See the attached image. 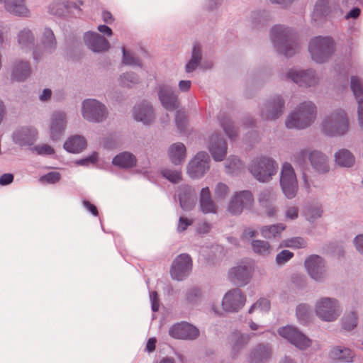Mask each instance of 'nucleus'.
Listing matches in <instances>:
<instances>
[{"instance_id": "42", "label": "nucleus", "mask_w": 363, "mask_h": 363, "mask_svg": "<svg viewBox=\"0 0 363 363\" xmlns=\"http://www.w3.org/2000/svg\"><path fill=\"white\" fill-rule=\"evenodd\" d=\"M335 161L339 166L350 167L354 164L355 160L350 150L342 149L335 154Z\"/></svg>"}, {"instance_id": "35", "label": "nucleus", "mask_w": 363, "mask_h": 363, "mask_svg": "<svg viewBox=\"0 0 363 363\" xmlns=\"http://www.w3.org/2000/svg\"><path fill=\"white\" fill-rule=\"evenodd\" d=\"M200 208L203 213H216L217 206L213 201L208 187L202 188L199 199Z\"/></svg>"}, {"instance_id": "9", "label": "nucleus", "mask_w": 363, "mask_h": 363, "mask_svg": "<svg viewBox=\"0 0 363 363\" xmlns=\"http://www.w3.org/2000/svg\"><path fill=\"white\" fill-rule=\"evenodd\" d=\"M278 334L300 350H306L311 347L312 340L298 328L286 325L277 330Z\"/></svg>"}, {"instance_id": "34", "label": "nucleus", "mask_w": 363, "mask_h": 363, "mask_svg": "<svg viewBox=\"0 0 363 363\" xmlns=\"http://www.w3.org/2000/svg\"><path fill=\"white\" fill-rule=\"evenodd\" d=\"M251 339V335L247 333H242L240 331L233 332L230 337L232 344V354L236 357L239 352L248 344Z\"/></svg>"}, {"instance_id": "47", "label": "nucleus", "mask_w": 363, "mask_h": 363, "mask_svg": "<svg viewBox=\"0 0 363 363\" xmlns=\"http://www.w3.org/2000/svg\"><path fill=\"white\" fill-rule=\"evenodd\" d=\"M323 209L320 204H309L306 207L304 215L309 222H314L316 219L321 217Z\"/></svg>"}, {"instance_id": "49", "label": "nucleus", "mask_w": 363, "mask_h": 363, "mask_svg": "<svg viewBox=\"0 0 363 363\" xmlns=\"http://www.w3.org/2000/svg\"><path fill=\"white\" fill-rule=\"evenodd\" d=\"M277 199L276 193L272 189L262 190L259 195V202L262 206H268L274 203Z\"/></svg>"}, {"instance_id": "11", "label": "nucleus", "mask_w": 363, "mask_h": 363, "mask_svg": "<svg viewBox=\"0 0 363 363\" xmlns=\"http://www.w3.org/2000/svg\"><path fill=\"white\" fill-rule=\"evenodd\" d=\"M280 185L283 194L288 199L296 197L298 189V182L294 169L289 162H284L281 166Z\"/></svg>"}, {"instance_id": "50", "label": "nucleus", "mask_w": 363, "mask_h": 363, "mask_svg": "<svg viewBox=\"0 0 363 363\" xmlns=\"http://www.w3.org/2000/svg\"><path fill=\"white\" fill-rule=\"evenodd\" d=\"M310 152L307 148L298 150L293 154L291 160L300 167L303 168L307 164Z\"/></svg>"}, {"instance_id": "8", "label": "nucleus", "mask_w": 363, "mask_h": 363, "mask_svg": "<svg viewBox=\"0 0 363 363\" xmlns=\"http://www.w3.org/2000/svg\"><path fill=\"white\" fill-rule=\"evenodd\" d=\"M285 77L303 88H315L320 82L316 71L311 68H291L286 72Z\"/></svg>"}, {"instance_id": "38", "label": "nucleus", "mask_w": 363, "mask_h": 363, "mask_svg": "<svg viewBox=\"0 0 363 363\" xmlns=\"http://www.w3.org/2000/svg\"><path fill=\"white\" fill-rule=\"evenodd\" d=\"M112 162L120 168L128 169L136 164L137 159L133 154L129 152H123L115 156Z\"/></svg>"}, {"instance_id": "18", "label": "nucleus", "mask_w": 363, "mask_h": 363, "mask_svg": "<svg viewBox=\"0 0 363 363\" xmlns=\"http://www.w3.org/2000/svg\"><path fill=\"white\" fill-rule=\"evenodd\" d=\"M192 269V260L188 254L178 255L172 262L170 269L173 279L182 281L187 277Z\"/></svg>"}, {"instance_id": "40", "label": "nucleus", "mask_w": 363, "mask_h": 363, "mask_svg": "<svg viewBox=\"0 0 363 363\" xmlns=\"http://www.w3.org/2000/svg\"><path fill=\"white\" fill-rule=\"evenodd\" d=\"M330 357L334 360H340L346 362L352 361L354 354L347 347L342 346L334 347L330 352Z\"/></svg>"}, {"instance_id": "17", "label": "nucleus", "mask_w": 363, "mask_h": 363, "mask_svg": "<svg viewBox=\"0 0 363 363\" xmlns=\"http://www.w3.org/2000/svg\"><path fill=\"white\" fill-rule=\"evenodd\" d=\"M246 302V296L238 289L227 291L222 299L223 309L226 312L237 313L240 311Z\"/></svg>"}, {"instance_id": "52", "label": "nucleus", "mask_w": 363, "mask_h": 363, "mask_svg": "<svg viewBox=\"0 0 363 363\" xmlns=\"http://www.w3.org/2000/svg\"><path fill=\"white\" fill-rule=\"evenodd\" d=\"M250 21L255 28H258L267 21V15L264 11H255L251 13Z\"/></svg>"}, {"instance_id": "25", "label": "nucleus", "mask_w": 363, "mask_h": 363, "mask_svg": "<svg viewBox=\"0 0 363 363\" xmlns=\"http://www.w3.org/2000/svg\"><path fill=\"white\" fill-rule=\"evenodd\" d=\"M17 44L23 52H29L35 48V35L28 27L21 28L16 35Z\"/></svg>"}, {"instance_id": "20", "label": "nucleus", "mask_w": 363, "mask_h": 363, "mask_svg": "<svg viewBox=\"0 0 363 363\" xmlns=\"http://www.w3.org/2000/svg\"><path fill=\"white\" fill-rule=\"evenodd\" d=\"M169 335L174 339L194 340L199 337V330L194 325L182 321L171 326Z\"/></svg>"}, {"instance_id": "30", "label": "nucleus", "mask_w": 363, "mask_h": 363, "mask_svg": "<svg viewBox=\"0 0 363 363\" xmlns=\"http://www.w3.org/2000/svg\"><path fill=\"white\" fill-rule=\"evenodd\" d=\"M350 87L358 104L359 125L363 130V84L357 77H352Z\"/></svg>"}, {"instance_id": "21", "label": "nucleus", "mask_w": 363, "mask_h": 363, "mask_svg": "<svg viewBox=\"0 0 363 363\" xmlns=\"http://www.w3.org/2000/svg\"><path fill=\"white\" fill-rule=\"evenodd\" d=\"M67 123V114L62 111L52 113L50 118V137L52 140H58L64 134Z\"/></svg>"}, {"instance_id": "28", "label": "nucleus", "mask_w": 363, "mask_h": 363, "mask_svg": "<svg viewBox=\"0 0 363 363\" xmlns=\"http://www.w3.org/2000/svg\"><path fill=\"white\" fill-rule=\"evenodd\" d=\"M272 354V346L269 344L260 343L251 351L250 363H267Z\"/></svg>"}, {"instance_id": "26", "label": "nucleus", "mask_w": 363, "mask_h": 363, "mask_svg": "<svg viewBox=\"0 0 363 363\" xmlns=\"http://www.w3.org/2000/svg\"><path fill=\"white\" fill-rule=\"evenodd\" d=\"M133 116L137 121L150 124L155 118L152 106L147 101H142L134 107Z\"/></svg>"}, {"instance_id": "14", "label": "nucleus", "mask_w": 363, "mask_h": 363, "mask_svg": "<svg viewBox=\"0 0 363 363\" xmlns=\"http://www.w3.org/2000/svg\"><path fill=\"white\" fill-rule=\"evenodd\" d=\"M285 101L280 95H275L266 100L260 107V116L264 120L274 121L283 113Z\"/></svg>"}, {"instance_id": "3", "label": "nucleus", "mask_w": 363, "mask_h": 363, "mask_svg": "<svg viewBox=\"0 0 363 363\" xmlns=\"http://www.w3.org/2000/svg\"><path fill=\"white\" fill-rule=\"evenodd\" d=\"M317 108L312 101L301 103L286 119L288 128L304 129L309 127L315 120Z\"/></svg>"}, {"instance_id": "1", "label": "nucleus", "mask_w": 363, "mask_h": 363, "mask_svg": "<svg viewBox=\"0 0 363 363\" xmlns=\"http://www.w3.org/2000/svg\"><path fill=\"white\" fill-rule=\"evenodd\" d=\"M269 36L275 50L286 57H292L299 50L298 36L291 28L275 25L271 28Z\"/></svg>"}, {"instance_id": "62", "label": "nucleus", "mask_w": 363, "mask_h": 363, "mask_svg": "<svg viewBox=\"0 0 363 363\" xmlns=\"http://www.w3.org/2000/svg\"><path fill=\"white\" fill-rule=\"evenodd\" d=\"M31 150L39 155H51L55 153L54 148L48 144L33 146Z\"/></svg>"}, {"instance_id": "2", "label": "nucleus", "mask_w": 363, "mask_h": 363, "mask_svg": "<svg viewBox=\"0 0 363 363\" xmlns=\"http://www.w3.org/2000/svg\"><path fill=\"white\" fill-rule=\"evenodd\" d=\"M350 123L347 113L337 108L326 113L320 125L321 131L330 137L342 136L349 130Z\"/></svg>"}, {"instance_id": "59", "label": "nucleus", "mask_w": 363, "mask_h": 363, "mask_svg": "<svg viewBox=\"0 0 363 363\" xmlns=\"http://www.w3.org/2000/svg\"><path fill=\"white\" fill-rule=\"evenodd\" d=\"M123 52V63L127 65L141 67V62L138 57H135L133 53L127 51L124 48H122Z\"/></svg>"}, {"instance_id": "31", "label": "nucleus", "mask_w": 363, "mask_h": 363, "mask_svg": "<svg viewBox=\"0 0 363 363\" xmlns=\"http://www.w3.org/2000/svg\"><path fill=\"white\" fill-rule=\"evenodd\" d=\"M339 7L336 0H317L313 9V18L317 21L328 16Z\"/></svg>"}, {"instance_id": "32", "label": "nucleus", "mask_w": 363, "mask_h": 363, "mask_svg": "<svg viewBox=\"0 0 363 363\" xmlns=\"http://www.w3.org/2000/svg\"><path fill=\"white\" fill-rule=\"evenodd\" d=\"M179 199L180 206L184 211H191L196 203V192L189 186H182L179 189Z\"/></svg>"}, {"instance_id": "64", "label": "nucleus", "mask_w": 363, "mask_h": 363, "mask_svg": "<svg viewBox=\"0 0 363 363\" xmlns=\"http://www.w3.org/2000/svg\"><path fill=\"white\" fill-rule=\"evenodd\" d=\"M97 159L98 154L96 152H94L92 155L77 160L75 163L80 166H89L90 164H94L97 162Z\"/></svg>"}, {"instance_id": "36", "label": "nucleus", "mask_w": 363, "mask_h": 363, "mask_svg": "<svg viewBox=\"0 0 363 363\" xmlns=\"http://www.w3.org/2000/svg\"><path fill=\"white\" fill-rule=\"evenodd\" d=\"M186 147L182 143L172 144L168 149V155L171 162L179 165L184 162L186 158Z\"/></svg>"}, {"instance_id": "10", "label": "nucleus", "mask_w": 363, "mask_h": 363, "mask_svg": "<svg viewBox=\"0 0 363 363\" xmlns=\"http://www.w3.org/2000/svg\"><path fill=\"white\" fill-rule=\"evenodd\" d=\"M253 273V263L248 260L241 261L229 269L228 279L235 285L244 286L250 283Z\"/></svg>"}, {"instance_id": "37", "label": "nucleus", "mask_w": 363, "mask_h": 363, "mask_svg": "<svg viewBox=\"0 0 363 363\" xmlns=\"http://www.w3.org/2000/svg\"><path fill=\"white\" fill-rule=\"evenodd\" d=\"M86 147L85 138L79 135L69 137L64 144V148L69 152L79 153Z\"/></svg>"}, {"instance_id": "53", "label": "nucleus", "mask_w": 363, "mask_h": 363, "mask_svg": "<svg viewBox=\"0 0 363 363\" xmlns=\"http://www.w3.org/2000/svg\"><path fill=\"white\" fill-rule=\"evenodd\" d=\"M139 82L138 76L133 72L124 73L119 78L120 84L125 87H132L133 85L139 83Z\"/></svg>"}, {"instance_id": "45", "label": "nucleus", "mask_w": 363, "mask_h": 363, "mask_svg": "<svg viewBox=\"0 0 363 363\" xmlns=\"http://www.w3.org/2000/svg\"><path fill=\"white\" fill-rule=\"evenodd\" d=\"M253 252L262 257H267L272 253V247L269 242L262 240H255L251 242Z\"/></svg>"}, {"instance_id": "63", "label": "nucleus", "mask_w": 363, "mask_h": 363, "mask_svg": "<svg viewBox=\"0 0 363 363\" xmlns=\"http://www.w3.org/2000/svg\"><path fill=\"white\" fill-rule=\"evenodd\" d=\"M298 217V208L296 206H289L284 211L285 220H296Z\"/></svg>"}, {"instance_id": "44", "label": "nucleus", "mask_w": 363, "mask_h": 363, "mask_svg": "<svg viewBox=\"0 0 363 363\" xmlns=\"http://www.w3.org/2000/svg\"><path fill=\"white\" fill-rule=\"evenodd\" d=\"M296 315L298 321L302 324H307L311 319L312 311L309 305L300 303L296 309Z\"/></svg>"}, {"instance_id": "4", "label": "nucleus", "mask_w": 363, "mask_h": 363, "mask_svg": "<svg viewBox=\"0 0 363 363\" xmlns=\"http://www.w3.org/2000/svg\"><path fill=\"white\" fill-rule=\"evenodd\" d=\"M278 168L276 160L263 155L255 157L248 166L250 172L260 182H269L277 174Z\"/></svg>"}, {"instance_id": "5", "label": "nucleus", "mask_w": 363, "mask_h": 363, "mask_svg": "<svg viewBox=\"0 0 363 363\" xmlns=\"http://www.w3.org/2000/svg\"><path fill=\"white\" fill-rule=\"evenodd\" d=\"M335 50V40L330 36H315L311 39L308 44V51L312 60L319 64L328 60Z\"/></svg>"}, {"instance_id": "55", "label": "nucleus", "mask_w": 363, "mask_h": 363, "mask_svg": "<svg viewBox=\"0 0 363 363\" xmlns=\"http://www.w3.org/2000/svg\"><path fill=\"white\" fill-rule=\"evenodd\" d=\"M161 174L172 183H178L182 179L181 172L177 169L164 168L161 170Z\"/></svg>"}, {"instance_id": "12", "label": "nucleus", "mask_w": 363, "mask_h": 363, "mask_svg": "<svg viewBox=\"0 0 363 363\" xmlns=\"http://www.w3.org/2000/svg\"><path fill=\"white\" fill-rule=\"evenodd\" d=\"M82 115L89 122L99 123L106 118L108 111L106 106L100 101L94 99H87L82 101Z\"/></svg>"}, {"instance_id": "54", "label": "nucleus", "mask_w": 363, "mask_h": 363, "mask_svg": "<svg viewBox=\"0 0 363 363\" xmlns=\"http://www.w3.org/2000/svg\"><path fill=\"white\" fill-rule=\"evenodd\" d=\"M270 308L271 303L269 300L266 298H260L250 308L248 313L251 314L255 311L267 313Z\"/></svg>"}, {"instance_id": "23", "label": "nucleus", "mask_w": 363, "mask_h": 363, "mask_svg": "<svg viewBox=\"0 0 363 363\" xmlns=\"http://www.w3.org/2000/svg\"><path fill=\"white\" fill-rule=\"evenodd\" d=\"M208 148L213 159L216 162H220L226 156L228 145L220 134L213 133L209 138Z\"/></svg>"}, {"instance_id": "6", "label": "nucleus", "mask_w": 363, "mask_h": 363, "mask_svg": "<svg viewBox=\"0 0 363 363\" xmlns=\"http://www.w3.org/2000/svg\"><path fill=\"white\" fill-rule=\"evenodd\" d=\"M57 48L55 35L50 28L45 27L40 33L39 45L33 50V59L38 62L45 55L54 53Z\"/></svg>"}, {"instance_id": "27", "label": "nucleus", "mask_w": 363, "mask_h": 363, "mask_svg": "<svg viewBox=\"0 0 363 363\" xmlns=\"http://www.w3.org/2000/svg\"><path fill=\"white\" fill-rule=\"evenodd\" d=\"M31 74V67L29 61L17 60L12 66L11 78L12 81L24 82Z\"/></svg>"}, {"instance_id": "22", "label": "nucleus", "mask_w": 363, "mask_h": 363, "mask_svg": "<svg viewBox=\"0 0 363 363\" xmlns=\"http://www.w3.org/2000/svg\"><path fill=\"white\" fill-rule=\"evenodd\" d=\"M15 144L23 147H30L38 138L37 130L31 126H22L16 128L12 134Z\"/></svg>"}, {"instance_id": "60", "label": "nucleus", "mask_w": 363, "mask_h": 363, "mask_svg": "<svg viewBox=\"0 0 363 363\" xmlns=\"http://www.w3.org/2000/svg\"><path fill=\"white\" fill-rule=\"evenodd\" d=\"M61 179V174L58 172H50L41 176L39 181L42 184H54L57 183Z\"/></svg>"}, {"instance_id": "58", "label": "nucleus", "mask_w": 363, "mask_h": 363, "mask_svg": "<svg viewBox=\"0 0 363 363\" xmlns=\"http://www.w3.org/2000/svg\"><path fill=\"white\" fill-rule=\"evenodd\" d=\"M201 296V290L197 287L191 288L186 292V301L192 305L197 303L200 300Z\"/></svg>"}, {"instance_id": "7", "label": "nucleus", "mask_w": 363, "mask_h": 363, "mask_svg": "<svg viewBox=\"0 0 363 363\" xmlns=\"http://www.w3.org/2000/svg\"><path fill=\"white\" fill-rule=\"evenodd\" d=\"M315 312L320 320L333 322L340 316L342 308L337 299L323 297L317 301L315 306Z\"/></svg>"}, {"instance_id": "57", "label": "nucleus", "mask_w": 363, "mask_h": 363, "mask_svg": "<svg viewBox=\"0 0 363 363\" xmlns=\"http://www.w3.org/2000/svg\"><path fill=\"white\" fill-rule=\"evenodd\" d=\"M294 254L288 250H281L276 256L275 262L277 265L279 267L285 265L294 257Z\"/></svg>"}, {"instance_id": "29", "label": "nucleus", "mask_w": 363, "mask_h": 363, "mask_svg": "<svg viewBox=\"0 0 363 363\" xmlns=\"http://www.w3.org/2000/svg\"><path fill=\"white\" fill-rule=\"evenodd\" d=\"M308 160L313 169L320 173L325 174L330 170L328 157L319 150H311L308 155Z\"/></svg>"}, {"instance_id": "43", "label": "nucleus", "mask_w": 363, "mask_h": 363, "mask_svg": "<svg viewBox=\"0 0 363 363\" xmlns=\"http://www.w3.org/2000/svg\"><path fill=\"white\" fill-rule=\"evenodd\" d=\"M218 119L221 127L223 128L226 135L230 140H235L237 137V129L233 125L231 119L223 113H220L218 116Z\"/></svg>"}, {"instance_id": "13", "label": "nucleus", "mask_w": 363, "mask_h": 363, "mask_svg": "<svg viewBox=\"0 0 363 363\" xmlns=\"http://www.w3.org/2000/svg\"><path fill=\"white\" fill-rule=\"evenodd\" d=\"M304 267L309 277L317 282H323L328 277L326 262L319 255L308 256L304 262Z\"/></svg>"}, {"instance_id": "16", "label": "nucleus", "mask_w": 363, "mask_h": 363, "mask_svg": "<svg viewBox=\"0 0 363 363\" xmlns=\"http://www.w3.org/2000/svg\"><path fill=\"white\" fill-rule=\"evenodd\" d=\"M254 197L250 191L243 190L235 193L231 198L228 211L233 215H240L244 209H250Z\"/></svg>"}, {"instance_id": "61", "label": "nucleus", "mask_w": 363, "mask_h": 363, "mask_svg": "<svg viewBox=\"0 0 363 363\" xmlns=\"http://www.w3.org/2000/svg\"><path fill=\"white\" fill-rule=\"evenodd\" d=\"M229 191H230L229 187L228 186L227 184H225L223 182H219L215 186V189H214L215 197L218 201L223 200L228 195Z\"/></svg>"}, {"instance_id": "46", "label": "nucleus", "mask_w": 363, "mask_h": 363, "mask_svg": "<svg viewBox=\"0 0 363 363\" xmlns=\"http://www.w3.org/2000/svg\"><path fill=\"white\" fill-rule=\"evenodd\" d=\"M225 167L228 174H236L244 168V164L238 157L230 156L225 161Z\"/></svg>"}, {"instance_id": "56", "label": "nucleus", "mask_w": 363, "mask_h": 363, "mask_svg": "<svg viewBox=\"0 0 363 363\" xmlns=\"http://www.w3.org/2000/svg\"><path fill=\"white\" fill-rule=\"evenodd\" d=\"M357 320V318L355 313L350 312L347 314H345L342 319L344 329L348 331L352 330L356 327Z\"/></svg>"}, {"instance_id": "33", "label": "nucleus", "mask_w": 363, "mask_h": 363, "mask_svg": "<svg viewBox=\"0 0 363 363\" xmlns=\"http://www.w3.org/2000/svg\"><path fill=\"white\" fill-rule=\"evenodd\" d=\"M5 10L19 17H29L30 12L26 6V0H3Z\"/></svg>"}, {"instance_id": "19", "label": "nucleus", "mask_w": 363, "mask_h": 363, "mask_svg": "<svg viewBox=\"0 0 363 363\" xmlns=\"http://www.w3.org/2000/svg\"><path fill=\"white\" fill-rule=\"evenodd\" d=\"M210 157L207 152L201 151L190 161L187 172L192 179L202 177L209 169Z\"/></svg>"}, {"instance_id": "24", "label": "nucleus", "mask_w": 363, "mask_h": 363, "mask_svg": "<svg viewBox=\"0 0 363 363\" xmlns=\"http://www.w3.org/2000/svg\"><path fill=\"white\" fill-rule=\"evenodd\" d=\"M84 41L86 46L94 52H104L111 48L109 42L96 32L88 31L85 33Z\"/></svg>"}, {"instance_id": "41", "label": "nucleus", "mask_w": 363, "mask_h": 363, "mask_svg": "<svg viewBox=\"0 0 363 363\" xmlns=\"http://www.w3.org/2000/svg\"><path fill=\"white\" fill-rule=\"evenodd\" d=\"M285 228L286 225L284 224L277 223L262 227L260 233L262 236L266 239H275L280 237Z\"/></svg>"}, {"instance_id": "51", "label": "nucleus", "mask_w": 363, "mask_h": 363, "mask_svg": "<svg viewBox=\"0 0 363 363\" xmlns=\"http://www.w3.org/2000/svg\"><path fill=\"white\" fill-rule=\"evenodd\" d=\"M66 0H53L48 6V12L55 16H62L67 10Z\"/></svg>"}, {"instance_id": "48", "label": "nucleus", "mask_w": 363, "mask_h": 363, "mask_svg": "<svg viewBox=\"0 0 363 363\" xmlns=\"http://www.w3.org/2000/svg\"><path fill=\"white\" fill-rule=\"evenodd\" d=\"M281 247L301 249L307 247V241L301 237H294L283 240L280 244Z\"/></svg>"}, {"instance_id": "15", "label": "nucleus", "mask_w": 363, "mask_h": 363, "mask_svg": "<svg viewBox=\"0 0 363 363\" xmlns=\"http://www.w3.org/2000/svg\"><path fill=\"white\" fill-rule=\"evenodd\" d=\"M158 99L162 106L168 111L178 108L179 106L178 92L168 83H162L157 86Z\"/></svg>"}, {"instance_id": "39", "label": "nucleus", "mask_w": 363, "mask_h": 363, "mask_svg": "<svg viewBox=\"0 0 363 363\" xmlns=\"http://www.w3.org/2000/svg\"><path fill=\"white\" fill-rule=\"evenodd\" d=\"M202 60V48L199 43H195L191 51V58L185 65L186 73H191L195 71L200 65Z\"/></svg>"}]
</instances>
